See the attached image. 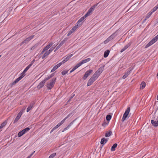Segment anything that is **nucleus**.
<instances>
[{
    "instance_id": "3",
    "label": "nucleus",
    "mask_w": 158,
    "mask_h": 158,
    "mask_svg": "<svg viewBox=\"0 0 158 158\" xmlns=\"http://www.w3.org/2000/svg\"><path fill=\"white\" fill-rule=\"evenodd\" d=\"M56 78H52L49 83H48L47 84V87L48 89H51L54 86L55 83Z\"/></svg>"
},
{
    "instance_id": "45",
    "label": "nucleus",
    "mask_w": 158,
    "mask_h": 158,
    "mask_svg": "<svg viewBox=\"0 0 158 158\" xmlns=\"http://www.w3.org/2000/svg\"><path fill=\"white\" fill-rule=\"evenodd\" d=\"M54 49V48L53 47H52V48H51L48 51L50 53Z\"/></svg>"
},
{
    "instance_id": "31",
    "label": "nucleus",
    "mask_w": 158,
    "mask_h": 158,
    "mask_svg": "<svg viewBox=\"0 0 158 158\" xmlns=\"http://www.w3.org/2000/svg\"><path fill=\"white\" fill-rule=\"evenodd\" d=\"M158 9V7L156 6L154 7L153 9H152L150 11L152 13L154 12L155 11H156Z\"/></svg>"
},
{
    "instance_id": "30",
    "label": "nucleus",
    "mask_w": 158,
    "mask_h": 158,
    "mask_svg": "<svg viewBox=\"0 0 158 158\" xmlns=\"http://www.w3.org/2000/svg\"><path fill=\"white\" fill-rule=\"evenodd\" d=\"M24 134V132L22 130L18 133V136L19 137H20L22 136Z\"/></svg>"
},
{
    "instance_id": "34",
    "label": "nucleus",
    "mask_w": 158,
    "mask_h": 158,
    "mask_svg": "<svg viewBox=\"0 0 158 158\" xmlns=\"http://www.w3.org/2000/svg\"><path fill=\"white\" fill-rule=\"evenodd\" d=\"M80 26H79V25L77 23V25L75 26L72 29L73 30V31H76L77 29Z\"/></svg>"
},
{
    "instance_id": "14",
    "label": "nucleus",
    "mask_w": 158,
    "mask_h": 158,
    "mask_svg": "<svg viewBox=\"0 0 158 158\" xmlns=\"http://www.w3.org/2000/svg\"><path fill=\"white\" fill-rule=\"evenodd\" d=\"M35 103L34 102H32L29 106L27 110V112H28L32 108Z\"/></svg>"
},
{
    "instance_id": "58",
    "label": "nucleus",
    "mask_w": 158,
    "mask_h": 158,
    "mask_svg": "<svg viewBox=\"0 0 158 158\" xmlns=\"http://www.w3.org/2000/svg\"><path fill=\"white\" fill-rule=\"evenodd\" d=\"M74 69H73L70 71V73H71L72 72H73V71H74Z\"/></svg>"
},
{
    "instance_id": "39",
    "label": "nucleus",
    "mask_w": 158,
    "mask_h": 158,
    "mask_svg": "<svg viewBox=\"0 0 158 158\" xmlns=\"http://www.w3.org/2000/svg\"><path fill=\"white\" fill-rule=\"evenodd\" d=\"M74 31H73V30L71 29L68 33L67 34V36H69L72 33L74 32Z\"/></svg>"
},
{
    "instance_id": "1",
    "label": "nucleus",
    "mask_w": 158,
    "mask_h": 158,
    "mask_svg": "<svg viewBox=\"0 0 158 158\" xmlns=\"http://www.w3.org/2000/svg\"><path fill=\"white\" fill-rule=\"evenodd\" d=\"M70 114H69L68 115V116L65 117L64 119L62 120L60 123H59L57 125H56V126L54 127L52 129L50 133H52L53 132L54 130H56L57 128L58 127H59L61 125H62L66 119L68 118L70 116Z\"/></svg>"
},
{
    "instance_id": "42",
    "label": "nucleus",
    "mask_w": 158,
    "mask_h": 158,
    "mask_svg": "<svg viewBox=\"0 0 158 158\" xmlns=\"http://www.w3.org/2000/svg\"><path fill=\"white\" fill-rule=\"evenodd\" d=\"M63 63L61 61V62L59 63L58 64L56 65V66L58 68L60 67L62 64H63Z\"/></svg>"
},
{
    "instance_id": "36",
    "label": "nucleus",
    "mask_w": 158,
    "mask_h": 158,
    "mask_svg": "<svg viewBox=\"0 0 158 158\" xmlns=\"http://www.w3.org/2000/svg\"><path fill=\"white\" fill-rule=\"evenodd\" d=\"M69 71V70H63L62 72H61V74L63 75H64L66 74Z\"/></svg>"
},
{
    "instance_id": "53",
    "label": "nucleus",
    "mask_w": 158,
    "mask_h": 158,
    "mask_svg": "<svg viewBox=\"0 0 158 158\" xmlns=\"http://www.w3.org/2000/svg\"><path fill=\"white\" fill-rule=\"evenodd\" d=\"M23 77V76H20V77H19L17 79L19 80V81L22 79Z\"/></svg>"
},
{
    "instance_id": "13",
    "label": "nucleus",
    "mask_w": 158,
    "mask_h": 158,
    "mask_svg": "<svg viewBox=\"0 0 158 158\" xmlns=\"http://www.w3.org/2000/svg\"><path fill=\"white\" fill-rule=\"evenodd\" d=\"M46 82L43 80L37 86V88L38 89H41L44 86Z\"/></svg>"
},
{
    "instance_id": "64",
    "label": "nucleus",
    "mask_w": 158,
    "mask_h": 158,
    "mask_svg": "<svg viewBox=\"0 0 158 158\" xmlns=\"http://www.w3.org/2000/svg\"><path fill=\"white\" fill-rule=\"evenodd\" d=\"M157 100H158V95H157Z\"/></svg>"
},
{
    "instance_id": "21",
    "label": "nucleus",
    "mask_w": 158,
    "mask_h": 158,
    "mask_svg": "<svg viewBox=\"0 0 158 158\" xmlns=\"http://www.w3.org/2000/svg\"><path fill=\"white\" fill-rule=\"evenodd\" d=\"M110 53V51L108 50L106 51L104 53V57L105 58L107 57L109 54Z\"/></svg>"
},
{
    "instance_id": "38",
    "label": "nucleus",
    "mask_w": 158,
    "mask_h": 158,
    "mask_svg": "<svg viewBox=\"0 0 158 158\" xmlns=\"http://www.w3.org/2000/svg\"><path fill=\"white\" fill-rule=\"evenodd\" d=\"M58 68L56 65H55L51 70V72H54Z\"/></svg>"
},
{
    "instance_id": "57",
    "label": "nucleus",
    "mask_w": 158,
    "mask_h": 158,
    "mask_svg": "<svg viewBox=\"0 0 158 158\" xmlns=\"http://www.w3.org/2000/svg\"><path fill=\"white\" fill-rule=\"evenodd\" d=\"M54 76V74H53V73H52V74H51L49 76H50V77L52 78V77H53Z\"/></svg>"
},
{
    "instance_id": "28",
    "label": "nucleus",
    "mask_w": 158,
    "mask_h": 158,
    "mask_svg": "<svg viewBox=\"0 0 158 158\" xmlns=\"http://www.w3.org/2000/svg\"><path fill=\"white\" fill-rule=\"evenodd\" d=\"M50 53L49 52L47 51L45 53H44V55L42 56V59H44L45 57L47 56H48Z\"/></svg>"
},
{
    "instance_id": "32",
    "label": "nucleus",
    "mask_w": 158,
    "mask_h": 158,
    "mask_svg": "<svg viewBox=\"0 0 158 158\" xmlns=\"http://www.w3.org/2000/svg\"><path fill=\"white\" fill-rule=\"evenodd\" d=\"M111 118V116L110 114L107 115L106 117V120L107 121H109Z\"/></svg>"
},
{
    "instance_id": "43",
    "label": "nucleus",
    "mask_w": 158,
    "mask_h": 158,
    "mask_svg": "<svg viewBox=\"0 0 158 158\" xmlns=\"http://www.w3.org/2000/svg\"><path fill=\"white\" fill-rule=\"evenodd\" d=\"M108 123H106L105 121L102 124V125L104 127H105L107 125Z\"/></svg>"
},
{
    "instance_id": "12",
    "label": "nucleus",
    "mask_w": 158,
    "mask_h": 158,
    "mask_svg": "<svg viewBox=\"0 0 158 158\" xmlns=\"http://www.w3.org/2000/svg\"><path fill=\"white\" fill-rule=\"evenodd\" d=\"M22 115V112H20L18 114L17 116L16 117L15 120L14 122V123H15L16 122H17L19 119L20 118L21 116Z\"/></svg>"
},
{
    "instance_id": "5",
    "label": "nucleus",
    "mask_w": 158,
    "mask_h": 158,
    "mask_svg": "<svg viewBox=\"0 0 158 158\" xmlns=\"http://www.w3.org/2000/svg\"><path fill=\"white\" fill-rule=\"evenodd\" d=\"M104 67V65L99 68L93 75L98 78L103 71Z\"/></svg>"
},
{
    "instance_id": "17",
    "label": "nucleus",
    "mask_w": 158,
    "mask_h": 158,
    "mask_svg": "<svg viewBox=\"0 0 158 158\" xmlns=\"http://www.w3.org/2000/svg\"><path fill=\"white\" fill-rule=\"evenodd\" d=\"M85 19L84 17H83L81 18L77 21V23L79 25V26H81L82 23V21Z\"/></svg>"
},
{
    "instance_id": "4",
    "label": "nucleus",
    "mask_w": 158,
    "mask_h": 158,
    "mask_svg": "<svg viewBox=\"0 0 158 158\" xmlns=\"http://www.w3.org/2000/svg\"><path fill=\"white\" fill-rule=\"evenodd\" d=\"M158 40V34L152 40H151L145 46V48H147L150 46L154 43H155Z\"/></svg>"
},
{
    "instance_id": "18",
    "label": "nucleus",
    "mask_w": 158,
    "mask_h": 158,
    "mask_svg": "<svg viewBox=\"0 0 158 158\" xmlns=\"http://www.w3.org/2000/svg\"><path fill=\"white\" fill-rule=\"evenodd\" d=\"M75 121V120H74L73 121L71 122L70 123V124L67 126V127H66L64 129V130L62 131V132H63L65 131L66 130H68V129H69V128L71 127V125L73 124V123H74V122Z\"/></svg>"
},
{
    "instance_id": "9",
    "label": "nucleus",
    "mask_w": 158,
    "mask_h": 158,
    "mask_svg": "<svg viewBox=\"0 0 158 158\" xmlns=\"http://www.w3.org/2000/svg\"><path fill=\"white\" fill-rule=\"evenodd\" d=\"M92 72L93 70L91 69L87 71L85 74L83 78V79L84 80H85Z\"/></svg>"
},
{
    "instance_id": "63",
    "label": "nucleus",
    "mask_w": 158,
    "mask_h": 158,
    "mask_svg": "<svg viewBox=\"0 0 158 158\" xmlns=\"http://www.w3.org/2000/svg\"><path fill=\"white\" fill-rule=\"evenodd\" d=\"M158 110V106L157 107V108L156 109V111Z\"/></svg>"
},
{
    "instance_id": "47",
    "label": "nucleus",
    "mask_w": 158,
    "mask_h": 158,
    "mask_svg": "<svg viewBox=\"0 0 158 158\" xmlns=\"http://www.w3.org/2000/svg\"><path fill=\"white\" fill-rule=\"evenodd\" d=\"M51 78V77H50V76H49L45 78L44 80L46 82L48 80V79Z\"/></svg>"
},
{
    "instance_id": "26",
    "label": "nucleus",
    "mask_w": 158,
    "mask_h": 158,
    "mask_svg": "<svg viewBox=\"0 0 158 158\" xmlns=\"http://www.w3.org/2000/svg\"><path fill=\"white\" fill-rule=\"evenodd\" d=\"M90 58H88L87 59H85V60H82V61H81V63H82V64H84V63H85L88 61H90Z\"/></svg>"
},
{
    "instance_id": "19",
    "label": "nucleus",
    "mask_w": 158,
    "mask_h": 158,
    "mask_svg": "<svg viewBox=\"0 0 158 158\" xmlns=\"http://www.w3.org/2000/svg\"><path fill=\"white\" fill-rule=\"evenodd\" d=\"M108 140L107 139L103 138L101 139L100 143L101 144H105L107 141Z\"/></svg>"
},
{
    "instance_id": "62",
    "label": "nucleus",
    "mask_w": 158,
    "mask_h": 158,
    "mask_svg": "<svg viewBox=\"0 0 158 158\" xmlns=\"http://www.w3.org/2000/svg\"><path fill=\"white\" fill-rule=\"evenodd\" d=\"M56 46H55V45H54L52 47H53L54 49V48H55Z\"/></svg>"
},
{
    "instance_id": "23",
    "label": "nucleus",
    "mask_w": 158,
    "mask_h": 158,
    "mask_svg": "<svg viewBox=\"0 0 158 158\" xmlns=\"http://www.w3.org/2000/svg\"><path fill=\"white\" fill-rule=\"evenodd\" d=\"M53 44L52 42L50 43L48 45H47L44 48L45 50H48L51 46H52Z\"/></svg>"
},
{
    "instance_id": "60",
    "label": "nucleus",
    "mask_w": 158,
    "mask_h": 158,
    "mask_svg": "<svg viewBox=\"0 0 158 158\" xmlns=\"http://www.w3.org/2000/svg\"><path fill=\"white\" fill-rule=\"evenodd\" d=\"M31 157V155L28 156L27 158H30Z\"/></svg>"
},
{
    "instance_id": "16",
    "label": "nucleus",
    "mask_w": 158,
    "mask_h": 158,
    "mask_svg": "<svg viewBox=\"0 0 158 158\" xmlns=\"http://www.w3.org/2000/svg\"><path fill=\"white\" fill-rule=\"evenodd\" d=\"M151 123L152 125L155 127H157L158 126V120L157 121H156L153 120H151Z\"/></svg>"
},
{
    "instance_id": "33",
    "label": "nucleus",
    "mask_w": 158,
    "mask_h": 158,
    "mask_svg": "<svg viewBox=\"0 0 158 158\" xmlns=\"http://www.w3.org/2000/svg\"><path fill=\"white\" fill-rule=\"evenodd\" d=\"M30 129V128L29 127H26V128L24 129L23 130V131L24 133V134H25Z\"/></svg>"
},
{
    "instance_id": "41",
    "label": "nucleus",
    "mask_w": 158,
    "mask_h": 158,
    "mask_svg": "<svg viewBox=\"0 0 158 158\" xmlns=\"http://www.w3.org/2000/svg\"><path fill=\"white\" fill-rule=\"evenodd\" d=\"M82 63H81V61L79 63H78L76 65V67L78 68V67H79V66H81V65H82Z\"/></svg>"
},
{
    "instance_id": "40",
    "label": "nucleus",
    "mask_w": 158,
    "mask_h": 158,
    "mask_svg": "<svg viewBox=\"0 0 158 158\" xmlns=\"http://www.w3.org/2000/svg\"><path fill=\"white\" fill-rule=\"evenodd\" d=\"M19 81V80L18 79H16L12 83V85H14L17 83Z\"/></svg>"
},
{
    "instance_id": "48",
    "label": "nucleus",
    "mask_w": 158,
    "mask_h": 158,
    "mask_svg": "<svg viewBox=\"0 0 158 158\" xmlns=\"http://www.w3.org/2000/svg\"><path fill=\"white\" fill-rule=\"evenodd\" d=\"M75 96L74 94H72L71 95V96L70 97L69 99L68 100V102H69L70 101L73 97Z\"/></svg>"
},
{
    "instance_id": "61",
    "label": "nucleus",
    "mask_w": 158,
    "mask_h": 158,
    "mask_svg": "<svg viewBox=\"0 0 158 158\" xmlns=\"http://www.w3.org/2000/svg\"><path fill=\"white\" fill-rule=\"evenodd\" d=\"M23 71H24V72H25V73H26V72L27 71H26L25 69H24Z\"/></svg>"
},
{
    "instance_id": "24",
    "label": "nucleus",
    "mask_w": 158,
    "mask_h": 158,
    "mask_svg": "<svg viewBox=\"0 0 158 158\" xmlns=\"http://www.w3.org/2000/svg\"><path fill=\"white\" fill-rule=\"evenodd\" d=\"M7 123V121L6 120H5L3 122L0 126V129L3 128L6 124Z\"/></svg>"
},
{
    "instance_id": "49",
    "label": "nucleus",
    "mask_w": 158,
    "mask_h": 158,
    "mask_svg": "<svg viewBox=\"0 0 158 158\" xmlns=\"http://www.w3.org/2000/svg\"><path fill=\"white\" fill-rule=\"evenodd\" d=\"M37 46V45H35L34 46H33L31 49V50H33Z\"/></svg>"
},
{
    "instance_id": "55",
    "label": "nucleus",
    "mask_w": 158,
    "mask_h": 158,
    "mask_svg": "<svg viewBox=\"0 0 158 158\" xmlns=\"http://www.w3.org/2000/svg\"><path fill=\"white\" fill-rule=\"evenodd\" d=\"M77 68L76 67V66H75L73 68V69H74V70H75V69H76Z\"/></svg>"
},
{
    "instance_id": "27",
    "label": "nucleus",
    "mask_w": 158,
    "mask_h": 158,
    "mask_svg": "<svg viewBox=\"0 0 158 158\" xmlns=\"http://www.w3.org/2000/svg\"><path fill=\"white\" fill-rule=\"evenodd\" d=\"M152 14V12L151 11L149 12L146 15V19H144V21H145L147 19L149 18V17L151 16Z\"/></svg>"
},
{
    "instance_id": "2",
    "label": "nucleus",
    "mask_w": 158,
    "mask_h": 158,
    "mask_svg": "<svg viewBox=\"0 0 158 158\" xmlns=\"http://www.w3.org/2000/svg\"><path fill=\"white\" fill-rule=\"evenodd\" d=\"M118 30H117L112 35L110 36L107 39L105 40L103 43L104 44H106L110 41L114 39L117 35V31Z\"/></svg>"
},
{
    "instance_id": "46",
    "label": "nucleus",
    "mask_w": 158,
    "mask_h": 158,
    "mask_svg": "<svg viewBox=\"0 0 158 158\" xmlns=\"http://www.w3.org/2000/svg\"><path fill=\"white\" fill-rule=\"evenodd\" d=\"M89 15H90L87 12V13L85 14V15L83 17H84V18L85 19L87 17L89 16Z\"/></svg>"
},
{
    "instance_id": "37",
    "label": "nucleus",
    "mask_w": 158,
    "mask_h": 158,
    "mask_svg": "<svg viewBox=\"0 0 158 158\" xmlns=\"http://www.w3.org/2000/svg\"><path fill=\"white\" fill-rule=\"evenodd\" d=\"M56 153H54L51 154L49 156V158H53L56 155Z\"/></svg>"
},
{
    "instance_id": "7",
    "label": "nucleus",
    "mask_w": 158,
    "mask_h": 158,
    "mask_svg": "<svg viewBox=\"0 0 158 158\" xmlns=\"http://www.w3.org/2000/svg\"><path fill=\"white\" fill-rule=\"evenodd\" d=\"M97 78V77H96V76L93 75L89 80L87 84V86H89L91 85L93 82L95 81Z\"/></svg>"
},
{
    "instance_id": "44",
    "label": "nucleus",
    "mask_w": 158,
    "mask_h": 158,
    "mask_svg": "<svg viewBox=\"0 0 158 158\" xmlns=\"http://www.w3.org/2000/svg\"><path fill=\"white\" fill-rule=\"evenodd\" d=\"M31 67V64H29L28 66H27L26 68L25 69L27 71Z\"/></svg>"
},
{
    "instance_id": "25",
    "label": "nucleus",
    "mask_w": 158,
    "mask_h": 158,
    "mask_svg": "<svg viewBox=\"0 0 158 158\" xmlns=\"http://www.w3.org/2000/svg\"><path fill=\"white\" fill-rule=\"evenodd\" d=\"M117 144L115 143L111 147V150L112 151H114L115 150V148H116L117 146Z\"/></svg>"
},
{
    "instance_id": "54",
    "label": "nucleus",
    "mask_w": 158,
    "mask_h": 158,
    "mask_svg": "<svg viewBox=\"0 0 158 158\" xmlns=\"http://www.w3.org/2000/svg\"><path fill=\"white\" fill-rule=\"evenodd\" d=\"M46 51V50H45V48H44L42 50V51L41 52V54H43V53L45 52V51Z\"/></svg>"
},
{
    "instance_id": "56",
    "label": "nucleus",
    "mask_w": 158,
    "mask_h": 158,
    "mask_svg": "<svg viewBox=\"0 0 158 158\" xmlns=\"http://www.w3.org/2000/svg\"><path fill=\"white\" fill-rule=\"evenodd\" d=\"M35 151H34L32 153H31L30 155L31 156L32 155L34 154V153L35 152Z\"/></svg>"
},
{
    "instance_id": "50",
    "label": "nucleus",
    "mask_w": 158,
    "mask_h": 158,
    "mask_svg": "<svg viewBox=\"0 0 158 158\" xmlns=\"http://www.w3.org/2000/svg\"><path fill=\"white\" fill-rule=\"evenodd\" d=\"M126 49H127L126 48L124 47V48H123L120 51L121 52H123Z\"/></svg>"
},
{
    "instance_id": "15",
    "label": "nucleus",
    "mask_w": 158,
    "mask_h": 158,
    "mask_svg": "<svg viewBox=\"0 0 158 158\" xmlns=\"http://www.w3.org/2000/svg\"><path fill=\"white\" fill-rule=\"evenodd\" d=\"M73 55V54H72L69 55L68 56L64 58L63 60L62 61V62L63 63V64L65 62L67 61L69 59L71 58Z\"/></svg>"
},
{
    "instance_id": "22",
    "label": "nucleus",
    "mask_w": 158,
    "mask_h": 158,
    "mask_svg": "<svg viewBox=\"0 0 158 158\" xmlns=\"http://www.w3.org/2000/svg\"><path fill=\"white\" fill-rule=\"evenodd\" d=\"M145 83L144 81H142L140 84V89H144L145 86Z\"/></svg>"
},
{
    "instance_id": "6",
    "label": "nucleus",
    "mask_w": 158,
    "mask_h": 158,
    "mask_svg": "<svg viewBox=\"0 0 158 158\" xmlns=\"http://www.w3.org/2000/svg\"><path fill=\"white\" fill-rule=\"evenodd\" d=\"M34 35H32L27 38L25 40H24L23 41H22L20 44V46H21L23 44H27L31 40V39H32L34 37Z\"/></svg>"
},
{
    "instance_id": "35",
    "label": "nucleus",
    "mask_w": 158,
    "mask_h": 158,
    "mask_svg": "<svg viewBox=\"0 0 158 158\" xmlns=\"http://www.w3.org/2000/svg\"><path fill=\"white\" fill-rule=\"evenodd\" d=\"M132 42H130L127 44L125 46H124L126 49L128 48L129 46H131L132 44Z\"/></svg>"
},
{
    "instance_id": "10",
    "label": "nucleus",
    "mask_w": 158,
    "mask_h": 158,
    "mask_svg": "<svg viewBox=\"0 0 158 158\" xmlns=\"http://www.w3.org/2000/svg\"><path fill=\"white\" fill-rule=\"evenodd\" d=\"M132 68H130L125 73V74L123 76V78L125 79L126 78L130 73L131 71L132 70Z\"/></svg>"
},
{
    "instance_id": "20",
    "label": "nucleus",
    "mask_w": 158,
    "mask_h": 158,
    "mask_svg": "<svg viewBox=\"0 0 158 158\" xmlns=\"http://www.w3.org/2000/svg\"><path fill=\"white\" fill-rule=\"evenodd\" d=\"M67 39L65 38L57 46L60 48L61 47L65 42L67 40Z\"/></svg>"
},
{
    "instance_id": "8",
    "label": "nucleus",
    "mask_w": 158,
    "mask_h": 158,
    "mask_svg": "<svg viewBox=\"0 0 158 158\" xmlns=\"http://www.w3.org/2000/svg\"><path fill=\"white\" fill-rule=\"evenodd\" d=\"M130 107H128L125 111L122 119V121L123 122L126 119V118L127 117L130 111Z\"/></svg>"
},
{
    "instance_id": "51",
    "label": "nucleus",
    "mask_w": 158,
    "mask_h": 158,
    "mask_svg": "<svg viewBox=\"0 0 158 158\" xmlns=\"http://www.w3.org/2000/svg\"><path fill=\"white\" fill-rule=\"evenodd\" d=\"M25 73L24 72V71H23L22 73L21 74V76H23V77L25 75Z\"/></svg>"
},
{
    "instance_id": "11",
    "label": "nucleus",
    "mask_w": 158,
    "mask_h": 158,
    "mask_svg": "<svg viewBox=\"0 0 158 158\" xmlns=\"http://www.w3.org/2000/svg\"><path fill=\"white\" fill-rule=\"evenodd\" d=\"M98 3L92 6L88 10L87 13L89 15H91L92 13V11L94 10V8L98 6Z\"/></svg>"
},
{
    "instance_id": "59",
    "label": "nucleus",
    "mask_w": 158,
    "mask_h": 158,
    "mask_svg": "<svg viewBox=\"0 0 158 158\" xmlns=\"http://www.w3.org/2000/svg\"><path fill=\"white\" fill-rule=\"evenodd\" d=\"M59 48H60L59 47L57 46L56 49L57 50Z\"/></svg>"
},
{
    "instance_id": "52",
    "label": "nucleus",
    "mask_w": 158,
    "mask_h": 158,
    "mask_svg": "<svg viewBox=\"0 0 158 158\" xmlns=\"http://www.w3.org/2000/svg\"><path fill=\"white\" fill-rule=\"evenodd\" d=\"M35 61V59H34L31 62V63L29 64H31V66L34 63Z\"/></svg>"
},
{
    "instance_id": "29",
    "label": "nucleus",
    "mask_w": 158,
    "mask_h": 158,
    "mask_svg": "<svg viewBox=\"0 0 158 158\" xmlns=\"http://www.w3.org/2000/svg\"><path fill=\"white\" fill-rule=\"evenodd\" d=\"M112 133V132L111 131H110L109 132H107L106 133L105 136L106 137H109L111 135Z\"/></svg>"
}]
</instances>
